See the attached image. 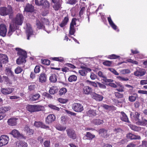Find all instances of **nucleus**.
<instances>
[{
  "mask_svg": "<svg viewBox=\"0 0 147 147\" xmlns=\"http://www.w3.org/2000/svg\"><path fill=\"white\" fill-rule=\"evenodd\" d=\"M14 89L10 87L5 88H2L1 89V91L3 94L7 95L11 93L13 91Z\"/></svg>",
  "mask_w": 147,
  "mask_h": 147,
  "instance_id": "12",
  "label": "nucleus"
},
{
  "mask_svg": "<svg viewBox=\"0 0 147 147\" xmlns=\"http://www.w3.org/2000/svg\"><path fill=\"white\" fill-rule=\"evenodd\" d=\"M34 11V7L31 4H27L24 8V11L26 12H32Z\"/></svg>",
  "mask_w": 147,
  "mask_h": 147,
  "instance_id": "23",
  "label": "nucleus"
},
{
  "mask_svg": "<svg viewBox=\"0 0 147 147\" xmlns=\"http://www.w3.org/2000/svg\"><path fill=\"white\" fill-rule=\"evenodd\" d=\"M140 114L137 112H131L130 114L131 118L136 122L139 121L140 120L139 119Z\"/></svg>",
  "mask_w": 147,
  "mask_h": 147,
  "instance_id": "14",
  "label": "nucleus"
},
{
  "mask_svg": "<svg viewBox=\"0 0 147 147\" xmlns=\"http://www.w3.org/2000/svg\"><path fill=\"white\" fill-rule=\"evenodd\" d=\"M16 145L18 147H27L28 146L26 143L22 141L17 142Z\"/></svg>",
  "mask_w": 147,
  "mask_h": 147,
  "instance_id": "34",
  "label": "nucleus"
},
{
  "mask_svg": "<svg viewBox=\"0 0 147 147\" xmlns=\"http://www.w3.org/2000/svg\"><path fill=\"white\" fill-rule=\"evenodd\" d=\"M36 25L37 28L39 29H45V27L43 26V24L41 23L39 20H37L36 21Z\"/></svg>",
  "mask_w": 147,
  "mask_h": 147,
  "instance_id": "37",
  "label": "nucleus"
},
{
  "mask_svg": "<svg viewBox=\"0 0 147 147\" xmlns=\"http://www.w3.org/2000/svg\"><path fill=\"white\" fill-rule=\"evenodd\" d=\"M86 82L88 83L89 85H92L95 87H97L96 84L94 82H91L87 80L86 81Z\"/></svg>",
  "mask_w": 147,
  "mask_h": 147,
  "instance_id": "56",
  "label": "nucleus"
},
{
  "mask_svg": "<svg viewBox=\"0 0 147 147\" xmlns=\"http://www.w3.org/2000/svg\"><path fill=\"white\" fill-rule=\"evenodd\" d=\"M56 117L53 114L49 115L46 119L45 121L47 124H49L52 122L55 121Z\"/></svg>",
  "mask_w": 147,
  "mask_h": 147,
  "instance_id": "15",
  "label": "nucleus"
},
{
  "mask_svg": "<svg viewBox=\"0 0 147 147\" xmlns=\"http://www.w3.org/2000/svg\"><path fill=\"white\" fill-rule=\"evenodd\" d=\"M119 118L123 122H127L128 123L130 122L127 116L123 111H121L120 112Z\"/></svg>",
  "mask_w": 147,
  "mask_h": 147,
  "instance_id": "11",
  "label": "nucleus"
},
{
  "mask_svg": "<svg viewBox=\"0 0 147 147\" xmlns=\"http://www.w3.org/2000/svg\"><path fill=\"white\" fill-rule=\"evenodd\" d=\"M27 57V56H19V58L16 60L17 63L19 65H20L22 63H25L26 62L25 59Z\"/></svg>",
  "mask_w": 147,
  "mask_h": 147,
  "instance_id": "24",
  "label": "nucleus"
},
{
  "mask_svg": "<svg viewBox=\"0 0 147 147\" xmlns=\"http://www.w3.org/2000/svg\"><path fill=\"white\" fill-rule=\"evenodd\" d=\"M84 93L87 95L90 94L92 92V88L88 86H85L83 88Z\"/></svg>",
  "mask_w": 147,
  "mask_h": 147,
  "instance_id": "16",
  "label": "nucleus"
},
{
  "mask_svg": "<svg viewBox=\"0 0 147 147\" xmlns=\"http://www.w3.org/2000/svg\"><path fill=\"white\" fill-rule=\"evenodd\" d=\"M8 58L7 56L5 54L0 53V61L3 64H6L8 61Z\"/></svg>",
  "mask_w": 147,
  "mask_h": 147,
  "instance_id": "18",
  "label": "nucleus"
},
{
  "mask_svg": "<svg viewBox=\"0 0 147 147\" xmlns=\"http://www.w3.org/2000/svg\"><path fill=\"white\" fill-rule=\"evenodd\" d=\"M72 109L76 112H81L83 110V107L80 104L74 103L72 106Z\"/></svg>",
  "mask_w": 147,
  "mask_h": 147,
  "instance_id": "8",
  "label": "nucleus"
},
{
  "mask_svg": "<svg viewBox=\"0 0 147 147\" xmlns=\"http://www.w3.org/2000/svg\"><path fill=\"white\" fill-rule=\"evenodd\" d=\"M136 123L137 125L145 126L147 125V120L145 119H142V120H140L138 122H136Z\"/></svg>",
  "mask_w": 147,
  "mask_h": 147,
  "instance_id": "35",
  "label": "nucleus"
},
{
  "mask_svg": "<svg viewBox=\"0 0 147 147\" xmlns=\"http://www.w3.org/2000/svg\"><path fill=\"white\" fill-rule=\"evenodd\" d=\"M120 73L122 74H125L130 73L131 71L129 69H127L120 70Z\"/></svg>",
  "mask_w": 147,
  "mask_h": 147,
  "instance_id": "50",
  "label": "nucleus"
},
{
  "mask_svg": "<svg viewBox=\"0 0 147 147\" xmlns=\"http://www.w3.org/2000/svg\"><path fill=\"white\" fill-rule=\"evenodd\" d=\"M109 23L112 27L114 30H116L117 29V26L114 23L111 18L108 17L107 18Z\"/></svg>",
  "mask_w": 147,
  "mask_h": 147,
  "instance_id": "36",
  "label": "nucleus"
},
{
  "mask_svg": "<svg viewBox=\"0 0 147 147\" xmlns=\"http://www.w3.org/2000/svg\"><path fill=\"white\" fill-rule=\"evenodd\" d=\"M123 130L120 128H117L115 129L114 132L115 134H121L123 133Z\"/></svg>",
  "mask_w": 147,
  "mask_h": 147,
  "instance_id": "47",
  "label": "nucleus"
},
{
  "mask_svg": "<svg viewBox=\"0 0 147 147\" xmlns=\"http://www.w3.org/2000/svg\"><path fill=\"white\" fill-rule=\"evenodd\" d=\"M40 67L39 66H36L34 69V72L35 73H38L40 71Z\"/></svg>",
  "mask_w": 147,
  "mask_h": 147,
  "instance_id": "64",
  "label": "nucleus"
},
{
  "mask_svg": "<svg viewBox=\"0 0 147 147\" xmlns=\"http://www.w3.org/2000/svg\"><path fill=\"white\" fill-rule=\"evenodd\" d=\"M98 74V76L100 77L103 78V80L105 82H113V80L111 79H108L106 77L102 74V73L101 71H99Z\"/></svg>",
  "mask_w": 147,
  "mask_h": 147,
  "instance_id": "17",
  "label": "nucleus"
},
{
  "mask_svg": "<svg viewBox=\"0 0 147 147\" xmlns=\"http://www.w3.org/2000/svg\"><path fill=\"white\" fill-rule=\"evenodd\" d=\"M67 134L70 138L75 140L77 138L76 132L74 130L72 129H68L66 130Z\"/></svg>",
  "mask_w": 147,
  "mask_h": 147,
  "instance_id": "6",
  "label": "nucleus"
},
{
  "mask_svg": "<svg viewBox=\"0 0 147 147\" xmlns=\"http://www.w3.org/2000/svg\"><path fill=\"white\" fill-rule=\"evenodd\" d=\"M13 13L12 7L8 6L7 7H0V15L3 16L11 14Z\"/></svg>",
  "mask_w": 147,
  "mask_h": 147,
  "instance_id": "2",
  "label": "nucleus"
},
{
  "mask_svg": "<svg viewBox=\"0 0 147 147\" xmlns=\"http://www.w3.org/2000/svg\"><path fill=\"white\" fill-rule=\"evenodd\" d=\"M108 69L115 75H119V74L114 69L112 68H109Z\"/></svg>",
  "mask_w": 147,
  "mask_h": 147,
  "instance_id": "58",
  "label": "nucleus"
},
{
  "mask_svg": "<svg viewBox=\"0 0 147 147\" xmlns=\"http://www.w3.org/2000/svg\"><path fill=\"white\" fill-rule=\"evenodd\" d=\"M9 138L5 135L1 136L0 137V147L6 145L8 142Z\"/></svg>",
  "mask_w": 147,
  "mask_h": 147,
  "instance_id": "7",
  "label": "nucleus"
},
{
  "mask_svg": "<svg viewBox=\"0 0 147 147\" xmlns=\"http://www.w3.org/2000/svg\"><path fill=\"white\" fill-rule=\"evenodd\" d=\"M85 10V7H83L81 9L80 11L79 14V16L80 18L82 17V15H83Z\"/></svg>",
  "mask_w": 147,
  "mask_h": 147,
  "instance_id": "61",
  "label": "nucleus"
},
{
  "mask_svg": "<svg viewBox=\"0 0 147 147\" xmlns=\"http://www.w3.org/2000/svg\"><path fill=\"white\" fill-rule=\"evenodd\" d=\"M7 32V29L5 25L1 24L0 25V35L2 36H5Z\"/></svg>",
  "mask_w": 147,
  "mask_h": 147,
  "instance_id": "13",
  "label": "nucleus"
},
{
  "mask_svg": "<svg viewBox=\"0 0 147 147\" xmlns=\"http://www.w3.org/2000/svg\"><path fill=\"white\" fill-rule=\"evenodd\" d=\"M112 63V61L106 60L103 62L102 64L105 65L110 66H111Z\"/></svg>",
  "mask_w": 147,
  "mask_h": 147,
  "instance_id": "52",
  "label": "nucleus"
},
{
  "mask_svg": "<svg viewBox=\"0 0 147 147\" xmlns=\"http://www.w3.org/2000/svg\"><path fill=\"white\" fill-rule=\"evenodd\" d=\"M99 133L102 137L104 138H107L109 136L107 133V130L104 129H100Z\"/></svg>",
  "mask_w": 147,
  "mask_h": 147,
  "instance_id": "25",
  "label": "nucleus"
},
{
  "mask_svg": "<svg viewBox=\"0 0 147 147\" xmlns=\"http://www.w3.org/2000/svg\"><path fill=\"white\" fill-rule=\"evenodd\" d=\"M129 126L130 128L135 131H138L141 130V127H138L135 125L130 124Z\"/></svg>",
  "mask_w": 147,
  "mask_h": 147,
  "instance_id": "33",
  "label": "nucleus"
},
{
  "mask_svg": "<svg viewBox=\"0 0 147 147\" xmlns=\"http://www.w3.org/2000/svg\"><path fill=\"white\" fill-rule=\"evenodd\" d=\"M56 128L57 129L61 131H64L66 129V127L63 126L61 125H57Z\"/></svg>",
  "mask_w": 147,
  "mask_h": 147,
  "instance_id": "51",
  "label": "nucleus"
},
{
  "mask_svg": "<svg viewBox=\"0 0 147 147\" xmlns=\"http://www.w3.org/2000/svg\"><path fill=\"white\" fill-rule=\"evenodd\" d=\"M54 4L53 5V7L55 11L59 10L61 6V4L59 2H56L55 3H53Z\"/></svg>",
  "mask_w": 147,
  "mask_h": 147,
  "instance_id": "32",
  "label": "nucleus"
},
{
  "mask_svg": "<svg viewBox=\"0 0 147 147\" xmlns=\"http://www.w3.org/2000/svg\"><path fill=\"white\" fill-rule=\"evenodd\" d=\"M77 80V77L76 76L72 75L70 76L68 78V80L70 82H76Z\"/></svg>",
  "mask_w": 147,
  "mask_h": 147,
  "instance_id": "39",
  "label": "nucleus"
},
{
  "mask_svg": "<svg viewBox=\"0 0 147 147\" xmlns=\"http://www.w3.org/2000/svg\"><path fill=\"white\" fill-rule=\"evenodd\" d=\"M27 26L26 31L27 35V39L29 40L30 36L32 34L33 31L31 27L30 26L28 27V25Z\"/></svg>",
  "mask_w": 147,
  "mask_h": 147,
  "instance_id": "31",
  "label": "nucleus"
},
{
  "mask_svg": "<svg viewBox=\"0 0 147 147\" xmlns=\"http://www.w3.org/2000/svg\"><path fill=\"white\" fill-rule=\"evenodd\" d=\"M15 49L18 51V55H19V56H27V53L24 50L18 48H16Z\"/></svg>",
  "mask_w": 147,
  "mask_h": 147,
  "instance_id": "19",
  "label": "nucleus"
},
{
  "mask_svg": "<svg viewBox=\"0 0 147 147\" xmlns=\"http://www.w3.org/2000/svg\"><path fill=\"white\" fill-rule=\"evenodd\" d=\"M86 136L89 140H91L95 137V135L91 134L90 132H87L86 133Z\"/></svg>",
  "mask_w": 147,
  "mask_h": 147,
  "instance_id": "46",
  "label": "nucleus"
},
{
  "mask_svg": "<svg viewBox=\"0 0 147 147\" xmlns=\"http://www.w3.org/2000/svg\"><path fill=\"white\" fill-rule=\"evenodd\" d=\"M138 97V94L136 93H134L132 95L129 96L128 100L130 102H134L136 101L137 98Z\"/></svg>",
  "mask_w": 147,
  "mask_h": 147,
  "instance_id": "28",
  "label": "nucleus"
},
{
  "mask_svg": "<svg viewBox=\"0 0 147 147\" xmlns=\"http://www.w3.org/2000/svg\"><path fill=\"white\" fill-rule=\"evenodd\" d=\"M91 96L92 98L97 100L101 101L103 98V97L102 96L97 94L94 92L92 93Z\"/></svg>",
  "mask_w": 147,
  "mask_h": 147,
  "instance_id": "20",
  "label": "nucleus"
},
{
  "mask_svg": "<svg viewBox=\"0 0 147 147\" xmlns=\"http://www.w3.org/2000/svg\"><path fill=\"white\" fill-rule=\"evenodd\" d=\"M48 106L50 108L54 110L59 111L60 110L59 108L56 107L55 105L51 104H49Z\"/></svg>",
  "mask_w": 147,
  "mask_h": 147,
  "instance_id": "53",
  "label": "nucleus"
},
{
  "mask_svg": "<svg viewBox=\"0 0 147 147\" xmlns=\"http://www.w3.org/2000/svg\"><path fill=\"white\" fill-rule=\"evenodd\" d=\"M24 130L26 133H28L29 135L33 134V131L32 129H30L29 127L26 125L24 129Z\"/></svg>",
  "mask_w": 147,
  "mask_h": 147,
  "instance_id": "42",
  "label": "nucleus"
},
{
  "mask_svg": "<svg viewBox=\"0 0 147 147\" xmlns=\"http://www.w3.org/2000/svg\"><path fill=\"white\" fill-rule=\"evenodd\" d=\"M9 107H2L0 108V113H4L10 109Z\"/></svg>",
  "mask_w": 147,
  "mask_h": 147,
  "instance_id": "43",
  "label": "nucleus"
},
{
  "mask_svg": "<svg viewBox=\"0 0 147 147\" xmlns=\"http://www.w3.org/2000/svg\"><path fill=\"white\" fill-rule=\"evenodd\" d=\"M75 32V30L74 29V27L73 26H70V30L69 31V34L71 35H73Z\"/></svg>",
  "mask_w": 147,
  "mask_h": 147,
  "instance_id": "57",
  "label": "nucleus"
},
{
  "mask_svg": "<svg viewBox=\"0 0 147 147\" xmlns=\"http://www.w3.org/2000/svg\"><path fill=\"white\" fill-rule=\"evenodd\" d=\"M17 118H11L8 119L7 122L8 124L11 126L16 125L17 124Z\"/></svg>",
  "mask_w": 147,
  "mask_h": 147,
  "instance_id": "22",
  "label": "nucleus"
},
{
  "mask_svg": "<svg viewBox=\"0 0 147 147\" xmlns=\"http://www.w3.org/2000/svg\"><path fill=\"white\" fill-rule=\"evenodd\" d=\"M115 96L117 98H121L123 97V94L119 93L118 92H115L114 93Z\"/></svg>",
  "mask_w": 147,
  "mask_h": 147,
  "instance_id": "55",
  "label": "nucleus"
},
{
  "mask_svg": "<svg viewBox=\"0 0 147 147\" xmlns=\"http://www.w3.org/2000/svg\"><path fill=\"white\" fill-rule=\"evenodd\" d=\"M47 79V76L44 73H41L39 77V82L43 83L45 82Z\"/></svg>",
  "mask_w": 147,
  "mask_h": 147,
  "instance_id": "27",
  "label": "nucleus"
},
{
  "mask_svg": "<svg viewBox=\"0 0 147 147\" xmlns=\"http://www.w3.org/2000/svg\"><path fill=\"white\" fill-rule=\"evenodd\" d=\"M53 60L58 61L60 62H63L64 61L63 58L61 57H53L52 58Z\"/></svg>",
  "mask_w": 147,
  "mask_h": 147,
  "instance_id": "54",
  "label": "nucleus"
},
{
  "mask_svg": "<svg viewBox=\"0 0 147 147\" xmlns=\"http://www.w3.org/2000/svg\"><path fill=\"white\" fill-rule=\"evenodd\" d=\"M92 122L96 125H100L103 123V121L100 119H94L92 121Z\"/></svg>",
  "mask_w": 147,
  "mask_h": 147,
  "instance_id": "40",
  "label": "nucleus"
},
{
  "mask_svg": "<svg viewBox=\"0 0 147 147\" xmlns=\"http://www.w3.org/2000/svg\"><path fill=\"white\" fill-rule=\"evenodd\" d=\"M35 4L38 6H42L45 8H49L50 6V3L47 0H35Z\"/></svg>",
  "mask_w": 147,
  "mask_h": 147,
  "instance_id": "4",
  "label": "nucleus"
},
{
  "mask_svg": "<svg viewBox=\"0 0 147 147\" xmlns=\"http://www.w3.org/2000/svg\"><path fill=\"white\" fill-rule=\"evenodd\" d=\"M34 125L36 127H41L42 128L45 129H49V126L46 125L42 122L40 121H35L34 124Z\"/></svg>",
  "mask_w": 147,
  "mask_h": 147,
  "instance_id": "21",
  "label": "nucleus"
},
{
  "mask_svg": "<svg viewBox=\"0 0 147 147\" xmlns=\"http://www.w3.org/2000/svg\"><path fill=\"white\" fill-rule=\"evenodd\" d=\"M81 68L82 69L79 71V73L82 76H84L86 75L88 71H90L91 69L89 68L84 67L83 66H81Z\"/></svg>",
  "mask_w": 147,
  "mask_h": 147,
  "instance_id": "10",
  "label": "nucleus"
},
{
  "mask_svg": "<svg viewBox=\"0 0 147 147\" xmlns=\"http://www.w3.org/2000/svg\"><path fill=\"white\" fill-rule=\"evenodd\" d=\"M68 21L69 18L67 16L65 17L62 22L59 24V26L62 28L64 27L67 25Z\"/></svg>",
  "mask_w": 147,
  "mask_h": 147,
  "instance_id": "30",
  "label": "nucleus"
},
{
  "mask_svg": "<svg viewBox=\"0 0 147 147\" xmlns=\"http://www.w3.org/2000/svg\"><path fill=\"white\" fill-rule=\"evenodd\" d=\"M67 92V89L63 88L60 90L59 91V95L62 96L64 95Z\"/></svg>",
  "mask_w": 147,
  "mask_h": 147,
  "instance_id": "45",
  "label": "nucleus"
},
{
  "mask_svg": "<svg viewBox=\"0 0 147 147\" xmlns=\"http://www.w3.org/2000/svg\"><path fill=\"white\" fill-rule=\"evenodd\" d=\"M26 108L28 111L32 113L42 110L43 107L40 105H29Z\"/></svg>",
  "mask_w": 147,
  "mask_h": 147,
  "instance_id": "3",
  "label": "nucleus"
},
{
  "mask_svg": "<svg viewBox=\"0 0 147 147\" xmlns=\"http://www.w3.org/2000/svg\"><path fill=\"white\" fill-rule=\"evenodd\" d=\"M22 71V69L20 67H17L15 70V73L16 74H18L20 73Z\"/></svg>",
  "mask_w": 147,
  "mask_h": 147,
  "instance_id": "59",
  "label": "nucleus"
},
{
  "mask_svg": "<svg viewBox=\"0 0 147 147\" xmlns=\"http://www.w3.org/2000/svg\"><path fill=\"white\" fill-rule=\"evenodd\" d=\"M50 82L53 83L56 82L57 81V76L55 74H52L49 78Z\"/></svg>",
  "mask_w": 147,
  "mask_h": 147,
  "instance_id": "38",
  "label": "nucleus"
},
{
  "mask_svg": "<svg viewBox=\"0 0 147 147\" xmlns=\"http://www.w3.org/2000/svg\"><path fill=\"white\" fill-rule=\"evenodd\" d=\"M12 135L13 137L17 138L18 139H21L24 138V136L22 134H20L18 131L14 129L10 133Z\"/></svg>",
  "mask_w": 147,
  "mask_h": 147,
  "instance_id": "9",
  "label": "nucleus"
},
{
  "mask_svg": "<svg viewBox=\"0 0 147 147\" xmlns=\"http://www.w3.org/2000/svg\"><path fill=\"white\" fill-rule=\"evenodd\" d=\"M117 78L121 81H127L129 80V79L127 78H123L121 76H118Z\"/></svg>",
  "mask_w": 147,
  "mask_h": 147,
  "instance_id": "62",
  "label": "nucleus"
},
{
  "mask_svg": "<svg viewBox=\"0 0 147 147\" xmlns=\"http://www.w3.org/2000/svg\"><path fill=\"white\" fill-rule=\"evenodd\" d=\"M127 137L131 140L140 139V137L138 135H136L131 133H129L127 135Z\"/></svg>",
  "mask_w": 147,
  "mask_h": 147,
  "instance_id": "26",
  "label": "nucleus"
},
{
  "mask_svg": "<svg viewBox=\"0 0 147 147\" xmlns=\"http://www.w3.org/2000/svg\"><path fill=\"white\" fill-rule=\"evenodd\" d=\"M58 91V88L56 86H53L50 88L49 93L51 94H54L57 92Z\"/></svg>",
  "mask_w": 147,
  "mask_h": 147,
  "instance_id": "29",
  "label": "nucleus"
},
{
  "mask_svg": "<svg viewBox=\"0 0 147 147\" xmlns=\"http://www.w3.org/2000/svg\"><path fill=\"white\" fill-rule=\"evenodd\" d=\"M24 17L20 13L17 14L13 20V23L10 24L8 35L10 36L18 28V25H21L23 22Z\"/></svg>",
  "mask_w": 147,
  "mask_h": 147,
  "instance_id": "1",
  "label": "nucleus"
},
{
  "mask_svg": "<svg viewBox=\"0 0 147 147\" xmlns=\"http://www.w3.org/2000/svg\"><path fill=\"white\" fill-rule=\"evenodd\" d=\"M40 20L42 24H45L47 25H49V22L47 19L44 17H42L41 18Z\"/></svg>",
  "mask_w": 147,
  "mask_h": 147,
  "instance_id": "49",
  "label": "nucleus"
},
{
  "mask_svg": "<svg viewBox=\"0 0 147 147\" xmlns=\"http://www.w3.org/2000/svg\"><path fill=\"white\" fill-rule=\"evenodd\" d=\"M120 57L119 56H117L114 54H112L109 55V58L111 59H116Z\"/></svg>",
  "mask_w": 147,
  "mask_h": 147,
  "instance_id": "63",
  "label": "nucleus"
},
{
  "mask_svg": "<svg viewBox=\"0 0 147 147\" xmlns=\"http://www.w3.org/2000/svg\"><path fill=\"white\" fill-rule=\"evenodd\" d=\"M5 72L9 76H11L13 74V72L11 71V69L8 67H6Z\"/></svg>",
  "mask_w": 147,
  "mask_h": 147,
  "instance_id": "44",
  "label": "nucleus"
},
{
  "mask_svg": "<svg viewBox=\"0 0 147 147\" xmlns=\"http://www.w3.org/2000/svg\"><path fill=\"white\" fill-rule=\"evenodd\" d=\"M50 141L46 140L43 143L44 147H50Z\"/></svg>",
  "mask_w": 147,
  "mask_h": 147,
  "instance_id": "60",
  "label": "nucleus"
},
{
  "mask_svg": "<svg viewBox=\"0 0 147 147\" xmlns=\"http://www.w3.org/2000/svg\"><path fill=\"white\" fill-rule=\"evenodd\" d=\"M146 71L144 69L140 68L139 67L136 68V70L134 72V75L138 77H142L144 75Z\"/></svg>",
  "mask_w": 147,
  "mask_h": 147,
  "instance_id": "5",
  "label": "nucleus"
},
{
  "mask_svg": "<svg viewBox=\"0 0 147 147\" xmlns=\"http://www.w3.org/2000/svg\"><path fill=\"white\" fill-rule=\"evenodd\" d=\"M86 113L88 115L90 116H96L97 114L96 111L92 109L89 110L88 111H87Z\"/></svg>",
  "mask_w": 147,
  "mask_h": 147,
  "instance_id": "41",
  "label": "nucleus"
},
{
  "mask_svg": "<svg viewBox=\"0 0 147 147\" xmlns=\"http://www.w3.org/2000/svg\"><path fill=\"white\" fill-rule=\"evenodd\" d=\"M40 97V95L39 94L37 93L33 95L31 99L32 101H35L38 100Z\"/></svg>",
  "mask_w": 147,
  "mask_h": 147,
  "instance_id": "48",
  "label": "nucleus"
}]
</instances>
